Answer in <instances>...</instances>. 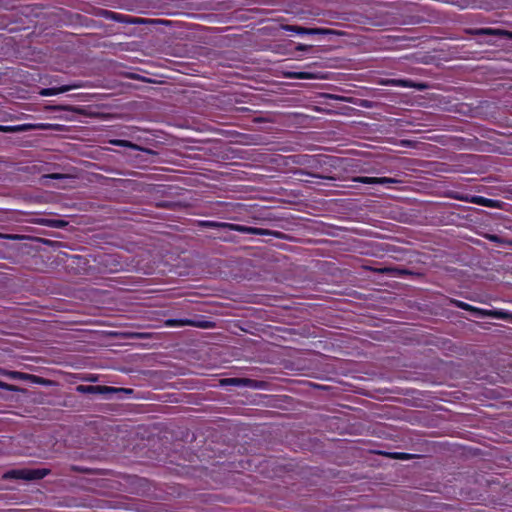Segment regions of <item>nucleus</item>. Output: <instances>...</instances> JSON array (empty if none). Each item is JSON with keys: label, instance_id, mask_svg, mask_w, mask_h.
<instances>
[{"label": "nucleus", "instance_id": "obj_1", "mask_svg": "<svg viewBox=\"0 0 512 512\" xmlns=\"http://www.w3.org/2000/svg\"><path fill=\"white\" fill-rule=\"evenodd\" d=\"M203 225L207 226V227H212V228L228 229V230L237 231L240 233H248V234H255V235H269V236H274L276 238L282 237V233L278 232V231L249 227V226L233 224V223L205 221V222H203Z\"/></svg>", "mask_w": 512, "mask_h": 512}, {"label": "nucleus", "instance_id": "obj_2", "mask_svg": "<svg viewBox=\"0 0 512 512\" xmlns=\"http://www.w3.org/2000/svg\"><path fill=\"white\" fill-rule=\"evenodd\" d=\"M50 473L49 469H13L4 474L6 479H22L26 481L43 479Z\"/></svg>", "mask_w": 512, "mask_h": 512}, {"label": "nucleus", "instance_id": "obj_3", "mask_svg": "<svg viewBox=\"0 0 512 512\" xmlns=\"http://www.w3.org/2000/svg\"><path fill=\"white\" fill-rule=\"evenodd\" d=\"M58 125L56 124H49V123H39V124H21V125H14V126H4L0 125V131L5 133H14V132H23L33 129H41V130H48V129H56Z\"/></svg>", "mask_w": 512, "mask_h": 512}, {"label": "nucleus", "instance_id": "obj_4", "mask_svg": "<svg viewBox=\"0 0 512 512\" xmlns=\"http://www.w3.org/2000/svg\"><path fill=\"white\" fill-rule=\"evenodd\" d=\"M450 302L460 309L473 312L477 316H492L495 318H503L504 317V313L502 311H490V310L477 308V307H474L466 302L459 301L456 299H451Z\"/></svg>", "mask_w": 512, "mask_h": 512}, {"label": "nucleus", "instance_id": "obj_5", "mask_svg": "<svg viewBox=\"0 0 512 512\" xmlns=\"http://www.w3.org/2000/svg\"><path fill=\"white\" fill-rule=\"evenodd\" d=\"M166 327H183V326H193L198 328H211L213 327V323L210 321H200V320H192V319H167L164 322Z\"/></svg>", "mask_w": 512, "mask_h": 512}, {"label": "nucleus", "instance_id": "obj_6", "mask_svg": "<svg viewBox=\"0 0 512 512\" xmlns=\"http://www.w3.org/2000/svg\"><path fill=\"white\" fill-rule=\"evenodd\" d=\"M379 84L385 85V86H397V87H403V88H414V89L419 90V91H422V90L427 88L426 84L415 83L412 80H408V79L385 78V79H381L379 81Z\"/></svg>", "mask_w": 512, "mask_h": 512}, {"label": "nucleus", "instance_id": "obj_7", "mask_svg": "<svg viewBox=\"0 0 512 512\" xmlns=\"http://www.w3.org/2000/svg\"><path fill=\"white\" fill-rule=\"evenodd\" d=\"M281 29L299 35H326L332 33L331 30L325 28H305L297 25H281Z\"/></svg>", "mask_w": 512, "mask_h": 512}, {"label": "nucleus", "instance_id": "obj_8", "mask_svg": "<svg viewBox=\"0 0 512 512\" xmlns=\"http://www.w3.org/2000/svg\"><path fill=\"white\" fill-rule=\"evenodd\" d=\"M222 385H231L238 387H249L253 389H260L263 387V383L257 380L248 378H226L221 380Z\"/></svg>", "mask_w": 512, "mask_h": 512}, {"label": "nucleus", "instance_id": "obj_9", "mask_svg": "<svg viewBox=\"0 0 512 512\" xmlns=\"http://www.w3.org/2000/svg\"><path fill=\"white\" fill-rule=\"evenodd\" d=\"M354 182H359L363 184H382V185H389V184H398L401 181L396 178H390V177H366V176H360L353 178Z\"/></svg>", "mask_w": 512, "mask_h": 512}, {"label": "nucleus", "instance_id": "obj_10", "mask_svg": "<svg viewBox=\"0 0 512 512\" xmlns=\"http://www.w3.org/2000/svg\"><path fill=\"white\" fill-rule=\"evenodd\" d=\"M79 87H80V85H78V84H70V85H63L60 87L43 88L39 91V94L44 97L54 96V95L68 92L73 89H77Z\"/></svg>", "mask_w": 512, "mask_h": 512}, {"label": "nucleus", "instance_id": "obj_11", "mask_svg": "<svg viewBox=\"0 0 512 512\" xmlns=\"http://www.w3.org/2000/svg\"><path fill=\"white\" fill-rule=\"evenodd\" d=\"M477 35H496L503 36L512 40V32L502 29H493V28H481L475 31Z\"/></svg>", "mask_w": 512, "mask_h": 512}, {"label": "nucleus", "instance_id": "obj_12", "mask_svg": "<svg viewBox=\"0 0 512 512\" xmlns=\"http://www.w3.org/2000/svg\"><path fill=\"white\" fill-rule=\"evenodd\" d=\"M471 201L472 203L491 208H498L500 204L498 200L489 199L482 196H474Z\"/></svg>", "mask_w": 512, "mask_h": 512}, {"label": "nucleus", "instance_id": "obj_13", "mask_svg": "<svg viewBox=\"0 0 512 512\" xmlns=\"http://www.w3.org/2000/svg\"><path fill=\"white\" fill-rule=\"evenodd\" d=\"M81 392H90V393H106V392H114L115 388L107 387V386H78L77 388Z\"/></svg>", "mask_w": 512, "mask_h": 512}, {"label": "nucleus", "instance_id": "obj_14", "mask_svg": "<svg viewBox=\"0 0 512 512\" xmlns=\"http://www.w3.org/2000/svg\"><path fill=\"white\" fill-rule=\"evenodd\" d=\"M109 143L112 144V145H115V146L126 147V148H130V149L136 150V151L143 150L137 144H134V143H132L130 141H127V140L111 139V140H109Z\"/></svg>", "mask_w": 512, "mask_h": 512}, {"label": "nucleus", "instance_id": "obj_15", "mask_svg": "<svg viewBox=\"0 0 512 512\" xmlns=\"http://www.w3.org/2000/svg\"><path fill=\"white\" fill-rule=\"evenodd\" d=\"M453 3L461 9L482 7L477 0H456Z\"/></svg>", "mask_w": 512, "mask_h": 512}, {"label": "nucleus", "instance_id": "obj_16", "mask_svg": "<svg viewBox=\"0 0 512 512\" xmlns=\"http://www.w3.org/2000/svg\"><path fill=\"white\" fill-rule=\"evenodd\" d=\"M39 223L54 228H63L67 225V222L59 219H43Z\"/></svg>", "mask_w": 512, "mask_h": 512}, {"label": "nucleus", "instance_id": "obj_17", "mask_svg": "<svg viewBox=\"0 0 512 512\" xmlns=\"http://www.w3.org/2000/svg\"><path fill=\"white\" fill-rule=\"evenodd\" d=\"M287 76L293 79H315L316 75L311 72H289Z\"/></svg>", "mask_w": 512, "mask_h": 512}, {"label": "nucleus", "instance_id": "obj_18", "mask_svg": "<svg viewBox=\"0 0 512 512\" xmlns=\"http://www.w3.org/2000/svg\"><path fill=\"white\" fill-rule=\"evenodd\" d=\"M99 15L105 17L106 19H111V20H115V21H122V19H121L122 15L114 13L112 11L101 10Z\"/></svg>", "mask_w": 512, "mask_h": 512}, {"label": "nucleus", "instance_id": "obj_19", "mask_svg": "<svg viewBox=\"0 0 512 512\" xmlns=\"http://www.w3.org/2000/svg\"><path fill=\"white\" fill-rule=\"evenodd\" d=\"M29 376H30V378H28V381H30L32 383L44 385V386H48L51 384L50 380L44 379L42 377H39V376H36L33 374H29Z\"/></svg>", "mask_w": 512, "mask_h": 512}, {"label": "nucleus", "instance_id": "obj_20", "mask_svg": "<svg viewBox=\"0 0 512 512\" xmlns=\"http://www.w3.org/2000/svg\"><path fill=\"white\" fill-rule=\"evenodd\" d=\"M29 376H30V378H28V381H30L32 383L44 385V386H48L51 384L50 380L44 379L42 377H39V376H36L33 374H29Z\"/></svg>", "mask_w": 512, "mask_h": 512}, {"label": "nucleus", "instance_id": "obj_21", "mask_svg": "<svg viewBox=\"0 0 512 512\" xmlns=\"http://www.w3.org/2000/svg\"><path fill=\"white\" fill-rule=\"evenodd\" d=\"M9 378L16 379V380H26L28 381V378H30L28 373H23L19 371H11V374H9Z\"/></svg>", "mask_w": 512, "mask_h": 512}, {"label": "nucleus", "instance_id": "obj_22", "mask_svg": "<svg viewBox=\"0 0 512 512\" xmlns=\"http://www.w3.org/2000/svg\"><path fill=\"white\" fill-rule=\"evenodd\" d=\"M0 389L6 390V391H12V392L20 391V389L17 386L8 384L3 381H0Z\"/></svg>", "mask_w": 512, "mask_h": 512}, {"label": "nucleus", "instance_id": "obj_23", "mask_svg": "<svg viewBox=\"0 0 512 512\" xmlns=\"http://www.w3.org/2000/svg\"><path fill=\"white\" fill-rule=\"evenodd\" d=\"M259 220L262 221L263 223H272L277 221L278 218L272 215H267L265 217L260 218Z\"/></svg>", "mask_w": 512, "mask_h": 512}, {"label": "nucleus", "instance_id": "obj_24", "mask_svg": "<svg viewBox=\"0 0 512 512\" xmlns=\"http://www.w3.org/2000/svg\"><path fill=\"white\" fill-rule=\"evenodd\" d=\"M312 46L311 45H306V44H298L296 46V50L298 51H307L311 48Z\"/></svg>", "mask_w": 512, "mask_h": 512}, {"label": "nucleus", "instance_id": "obj_25", "mask_svg": "<svg viewBox=\"0 0 512 512\" xmlns=\"http://www.w3.org/2000/svg\"><path fill=\"white\" fill-rule=\"evenodd\" d=\"M9 374H11V371L0 367V375L9 377Z\"/></svg>", "mask_w": 512, "mask_h": 512}, {"label": "nucleus", "instance_id": "obj_26", "mask_svg": "<svg viewBox=\"0 0 512 512\" xmlns=\"http://www.w3.org/2000/svg\"><path fill=\"white\" fill-rule=\"evenodd\" d=\"M0 237L6 238V239H18L19 238V236H17V235H2V234H0Z\"/></svg>", "mask_w": 512, "mask_h": 512}, {"label": "nucleus", "instance_id": "obj_27", "mask_svg": "<svg viewBox=\"0 0 512 512\" xmlns=\"http://www.w3.org/2000/svg\"><path fill=\"white\" fill-rule=\"evenodd\" d=\"M45 178L58 179V178H62V175H60V174H51V175L45 176Z\"/></svg>", "mask_w": 512, "mask_h": 512}, {"label": "nucleus", "instance_id": "obj_28", "mask_svg": "<svg viewBox=\"0 0 512 512\" xmlns=\"http://www.w3.org/2000/svg\"><path fill=\"white\" fill-rule=\"evenodd\" d=\"M489 240L493 241V242H499V237L496 236V235H490L488 237Z\"/></svg>", "mask_w": 512, "mask_h": 512}, {"label": "nucleus", "instance_id": "obj_29", "mask_svg": "<svg viewBox=\"0 0 512 512\" xmlns=\"http://www.w3.org/2000/svg\"><path fill=\"white\" fill-rule=\"evenodd\" d=\"M395 457L396 458H408L406 454H403V453H400V454H395Z\"/></svg>", "mask_w": 512, "mask_h": 512}, {"label": "nucleus", "instance_id": "obj_30", "mask_svg": "<svg viewBox=\"0 0 512 512\" xmlns=\"http://www.w3.org/2000/svg\"><path fill=\"white\" fill-rule=\"evenodd\" d=\"M55 109H57V110H69V108L65 107V106H57V107H55Z\"/></svg>", "mask_w": 512, "mask_h": 512}, {"label": "nucleus", "instance_id": "obj_31", "mask_svg": "<svg viewBox=\"0 0 512 512\" xmlns=\"http://www.w3.org/2000/svg\"><path fill=\"white\" fill-rule=\"evenodd\" d=\"M326 180L332 179L331 177H323Z\"/></svg>", "mask_w": 512, "mask_h": 512}]
</instances>
